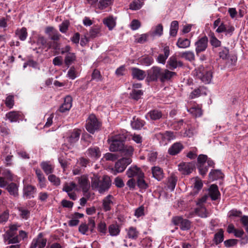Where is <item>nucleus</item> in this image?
I'll list each match as a JSON object with an SVG mask.
<instances>
[{
  "instance_id": "36",
  "label": "nucleus",
  "mask_w": 248,
  "mask_h": 248,
  "mask_svg": "<svg viewBox=\"0 0 248 248\" xmlns=\"http://www.w3.org/2000/svg\"><path fill=\"white\" fill-rule=\"evenodd\" d=\"M16 34L20 40H25L28 35L26 28L23 27L20 29L17 30L16 31Z\"/></svg>"
},
{
  "instance_id": "22",
  "label": "nucleus",
  "mask_w": 248,
  "mask_h": 248,
  "mask_svg": "<svg viewBox=\"0 0 248 248\" xmlns=\"http://www.w3.org/2000/svg\"><path fill=\"white\" fill-rule=\"evenodd\" d=\"M153 176L158 181L161 180L164 177L163 170L158 166H155L152 168Z\"/></svg>"
},
{
  "instance_id": "31",
  "label": "nucleus",
  "mask_w": 248,
  "mask_h": 248,
  "mask_svg": "<svg viewBox=\"0 0 248 248\" xmlns=\"http://www.w3.org/2000/svg\"><path fill=\"white\" fill-rule=\"evenodd\" d=\"M35 173L39 181L38 186L41 188H43L46 186V180L42 171L39 169H36Z\"/></svg>"
},
{
  "instance_id": "20",
  "label": "nucleus",
  "mask_w": 248,
  "mask_h": 248,
  "mask_svg": "<svg viewBox=\"0 0 248 248\" xmlns=\"http://www.w3.org/2000/svg\"><path fill=\"white\" fill-rule=\"evenodd\" d=\"M183 145L180 142L173 143L169 149L168 153L171 155H175L180 152L183 149Z\"/></svg>"
},
{
  "instance_id": "61",
  "label": "nucleus",
  "mask_w": 248,
  "mask_h": 248,
  "mask_svg": "<svg viewBox=\"0 0 248 248\" xmlns=\"http://www.w3.org/2000/svg\"><path fill=\"white\" fill-rule=\"evenodd\" d=\"M6 106L9 108H12L14 105V99L13 95L8 96L5 101Z\"/></svg>"
},
{
  "instance_id": "40",
  "label": "nucleus",
  "mask_w": 248,
  "mask_h": 248,
  "mask_svg": "<svg viewBox=\"0 0 248 248\" xmlns=\"http://www.w3.org/2000/svg\"><path fill=\"white\" fill-rule=\"evenodd\" d=\"M179 28L178 22L176 20L171 22L170 27V34L172 36H175L177 34Z\"/></svg>"
},
{
  "instance_id": "27",
  "label": "nucleus",
  "mask_w": 248,
  "mask_h": 248,
  "mask_svg": "<svg viewBox=\"0 0 248 248\" xmlns=\"http://www.w3.org/2000/svg\"><path fill=\"white\" fill-rule=\"evenodd\" d=\"M6 117L11 123H14L18 121L21 117V114L17 111H12L6 114Z\"/></svg>"
},
{
  "instance_id": "39",
  "label": "nucleus",
  "mask_w": 248,
  "mask_h": 248,
  "mask_svg": "<svg viewBox=\"0 0 248 248\" xmlns=\"http://www.w3.org/2000/svg\"><path fill=\"white\" fill-rule=\"evenodd\" d=\"M76 57L74 53H68L64 59V62L66 66H69L76 60Z\"/></svg>"
},
{
  "instance_id": "47",
  "label": "nucleus",
  "mask_w": 248,
  "mask_h": 248,
  "mask_svg": "<svg viewBox=\"0 0 248 248\" xmlns=\"http://www.w3.org/2000/svg\"><path fill=\"white\" fill-rule=\"evenodd\" d=\"M89 37L94 38L100 35V28L98 27H94L91 29L89 33Z\"/></svg>"
},
{
  "instance_id": "41",
  "label": "nucleus",
  "mask_w": 248,
  "mask_h": 248,
  "mask_svg": "<svg viewBox=\"0 0 248 248\" xmlns=\"http://www.w3.org/2000/svg\"><path fill=\"white\" fill-rule=\"evenodd\" d=\"M143 5V0H133L130 4V9L138 10L141 8Z\"/></svg>"
},
{
  "instance_id": "7",
  "label": "nucleus",
  "mask_w": 248,
  "mask_h": 248,
  "mask_svg": "<svg viewBox=\"0 0 248 248\" xmlns=\"http://www.w3.org/2000/svg\"><path fill=\"white\" fill-rule=\"evenodd\" d=\"M47 239L43 237L42 232L38 234L37 236L34 238L31 243L30 248H44L46 245Z\"/></svg>"
},
{
  "instance_id": "19",
  "label": "nucleus",
  "mask_w": 248,
  "mask_h": 248,
  "mask_svg": "<svg viewBox=\"0 0 248 248\" xmlns=\"http://www.w3.org/2000/svg\"><path fill=\"white\" fill-rule=\"evenodd\" d=\"M113 197L111 195H108L103 200V208L105 211L111 210V207L113 204Z\"/></svg>"
},
{
  "instance_id": "16",
  "label": "nucleus",
  "mask_w": 248,
  "mask_h": 248,
  "mask_svg": "<svg viewBox=\"0 0 248 248\" xmlns=\"http://www.w3.org/2000/svg\"><path fill=\"white\" fill-rule=\"evenodd\" d=\"M183 64L180 61H178L175 56H171L167 62V67L171 70L177 67H182Z\"/></svg>"
},
{
  "instance_id": "50",
  "label": "nucleus",
  "mask_w": 248,
  "mask_h": 248,
  "mask_svg": "<svg viewBox=\"0 0 248 248\" xmlns=\"http://www.w3.org/2000/svg\"><path fill=\"white\" fill-rule=\"evenodd\" d=\"M143 94V92L140 90L133 89L132 92L130 94L131 98L138 100Z\"/></svg>"
},
{
  "instance_id": "17",
  "label": "nucleus",
  "mask_w": 248,
  "mask_h": 248,
  "mask_svg": "<svg viewBox=\"0 0 248 248\" xmlns=\"http://www.w3.org/2000/svg\"><path fill=\"white\" fill-rule=\"evenodd\" d=\"M78 183L84 192H86L90 187V183L88 177L86 175H82L77 178Z\"/></svg>"
},
{
  "instance_id": "34",
  "label": "nucleus",
  "mask_w": 248,
  "mask_h": 248,
  "mask_svg": "<svg viewBox=\"0 0 248 248\" xmlns=\"http://www.w3.org/2000/svg\"><path fill=\"white\" fill-rule=\"evenodd\" d=\"M108 229L110 235L112 236L118 235L120 232L119 227L116 224L110 225L108 226Z\"/></svg>"
},
{
  "instance_id": "2",
  "label": "nucleus",
  "mask_w": 248,
  "mask_h": 248,
  "mask_svg": "<svg viewBox=\"0 0 248 248\" xmlns=\"http://www.w3.org/2000/svg\"><path fill=\"white\" fill-rule=\"evenodd\" d=\"M126 139V136L124 134H119L111 137L108 140L110 143L109 150L111 152L119 151L122 149L124 145L123 142Z\"/></svg>"
},
{
  "instance_id": "52",
  "label": "nucleus",
  "mask_w": 248,
  "mask_h": 248,
  "mask_svg": "<svg viewBox=\"0 0 248 248\" xmlns=\"http://www.w3.org/2000/svg\"><path fill=\"white\" fill-rule=\"evenodd\" d=\"M223 232L222 229H220L218 232L215 234L214 241L217 244L223 241L224 237Z\"/></svg>"
},
{
  "instance_id": "56",
  "label": "nucleus",
  "mask_w": 248,
  "mask_h": 248,
  "mask_svg": "<svg viewBox=\"0 0 248 248\" xmlns=\"http://www.w3.org/2000/svg\"><path fill=\"white\" fill-rule=\"evenodd\" d=\"M196 213L197 215L202 217H206L208 216V213L206 211V209L202 206H201L198 208L196 210Z\"/></svg>"
},
{
  "instance_id": "26",
  "label": "nucleus",
  "mask_w": 248,
  "mask_h": 248,
  "mask_svg": "<svg viewBox=\"0 0 248 248\" xmlns=\"http://www.w3.org/2000/svg\"><path fill=\"white\" fill-rule=\"evenodd\" d=\"M164 54H160L157 58V62L159 63L164 64L170 55V48L169 46H165L163 48Z\"/></svg>"
},
{
  "instance_id": "60",
  "label": "nucleus",
  "mask_w": 248,
  "mask_h": 248,
  "mask_svg": "<svg viewBox=\"0 0 248 248\" xmlns=\"http://www.w3.org/2000/svg\"><path fill=\"white\" fill-rule=\"evenodd\" d=\"M48 180L55 186H59L61 184L60 179L54 174H51L48 177Z\"/></svg>"
},
{
  "instance_id": "42",
  "label": "nucleus",
  "mask_w": 248,
  "mask_h": 248,
  "mask_svg": "<svg viewBox=\"0 0 248 248\" xmlns=\"http://www.w3.org/2000/svg\"><path fill=\"white\" fill-rule=\"evenodd\" d=\"M194 181L193 191L194 194H197L202 188L203 184L202 180L198 178H195Z\"/></svg>"
},
{
  "instance_id": "9",
  "label": "nucleus",
  "mask_w": 248,
  "mask_h": 248,
  "mask_svg": "<svg viewBox=\"0 0 248 248\" xmlns=\"http://www.w3.org/2000/svg\"><path fill=\"white\" fill-rule=\"evenodd\" d=\"M207 158V156L204 155H200L198 157V167L200 173L202 175H205L208 171V167L205 165Z\"/></svg>"
},
{
  "instance_id": "64",
  "label": "nucleus",
  "mask_w": 248,
  "mask_h": 248,
  "mask_svg": "<svg viewBox=\"0 0 248 248\" xmlns=\"http://www.w3.org/2000/svg\"><path fill=\"white\" fill-rule=\"evenodd\" d=\"M240 221L245 227L246 232L248 233V216H243L240 219Z\"/></svg>"
},
{
  "instance_id": "13",
  "label": "nucleus",
  "mask_w": 248,
  "mask_h": 248,
  "mask_svg": "<svg viewBox=\"0 0 248 248\" xmlns=\"http://www.w3.org/2000/svg\"><path fill=\"white\" fill-rule=\"evenodd\" d=\"M36 191L35 187L30 185H25L23 188V197L26 199L33 198Z\"/></svg>"
},
{
  "instance_id": "11",
  "label": "nucleus",
  "mask_w": 248,
  "mask_h": 248,
  "mask_svg": "<svg viewBox=\"0 0 248 248\" xmlns=\"http://www.w3.org/2000/svg\"><path fill=\"white\" fill-rule=\"evenodd\" d=\"M208 45V38L206 36H204L199 39L195 43L196 52L198 54L201 52L205 50Z\"/></svg>"
},
{
  "instance_id": "57",
  "label": "nucleus",
  "mask_w": 248,
  "mask_h": 248,
  "mask_svg": "<svg viewBox=\"0 0 248 248\" xmlns=\"http://www.w3.org/2000/svg\"><path fill=\"white\" fill-rule=\"evenodd\" d=\"M229 53V50L227 47H222L219 52V57L224 60L227 59L228 57Z\"/></svg>"
},
{
  "instance_id": "14",
  "label": "nucleus",
  "mask_w": 248,
  "mask_h": 248,
  "mask_svg": "<svg viewBox=\"0 0 248 248\" xmlns=\"http://www.w3.org/2000/svg\"><path fill=\"white\" fill-rule=\"evenodd\" d=\"M86 155L91 158L96 160L101 156V151L99 147L93 146L90 147L86 152Z\"/></svg>"
},
{
  "instance_id": "33",
  "label": "nucleus",
  "mask_w": 248,
  "mask_h": 248,
  "mask_svg": "<svg viewBox=\"0 0 248 248\" xmlns=\"http://www.w3.org/2000/svg\"><path fill=\"white\" fill-rule=\"evenodd\" d=\"M6 189L10 195L16 197L18 195V186L15 183H12L7 186Z\"/></svg>"
},
{
  "instance_id": "30",
  "label": "nucleus",
  "mask_w": 248,
  "mask_h": 248,
  "mask_svg": "<svg viewBox=\"0 0 248 248\" xmlns=\"http://www.w3.org/2000/svg\"><path fill=\"white\" fill-rule=\"evenodd\" d=\"M37 44L40 45L42 48H46L47 49H50L52 46L51 43L48 42L47 39L45 37L41 35L38 36Z\"/></svg>"
},
{
  "instance_id": "62",
  "label": "nucleus",
  "mask_w": 248,
  "mask_h": 248,
  "mask_svg": "<svg viewBox=\"0 0 248 248\" xmlns=\"http://www.w3.org/2000/svg\"><path fill=\"white\" fill-rule=\"evenodd\" d=\"M138 186L140 188L145 189L148 187V185L143 179V177H139L137 180Z\"/></svg>"
},
{
  "instance_id": "44",
  "label": "nucleus",
  "mask_w": 248,
  "mask_h": 248,
  "mask_svg": "<svg viewBox=\"0 0 248 248\" xmlns=\"http://www.w3.org/2000/svg\"><path fill=\"white\" fill-rule=\"evenodd\" d=\"M133 148L131 146L123 145L122 149L120 151L121 153L124 155L130 156L133 154Z\"/></svg>"
},
{
  "instance_id": "53",
  "label": "nucleus",
  "mask_w": 248,
  "mask_h": 248,
  "mask_svg": "<svg viewBox=\"0 0 248 248\" xmlns=\"http://www.w3.org/2000/svg\"><path fill=\"white\" fill-rule=\"evenodd\" d=\"M18 211L19 212V216L21 217L24 219H27L30 216V212L26 209L22 207L18 208Z\"/></svg>"
},
{
  "instance_id": "10",
  "label": "nucleus",
  "mask_w": 248,
  "mask_h": 248,
  "mask_svg": "<svg viewBox=\"0 0 248 248\" xmlns=\"http://www.w3.org/2000/svg\"><path fill=\"white\" fill-rule=\"evenodd\" d=\"M162 70L157 66H153L148 71V76L152 81H156L159 79L161 81V77Z\"/></svg>"
},
{
  "instance_id": "63",
  "label": "nucleus",
  "mask_w": 248,
  "mask_h": 248,
  "mask_svg": "<svg viewBox=\"0 0 248 248\" xmlns=\"http://www.w3.org/2000/svg\"><path fill=\"white\" fill-rule=\"evenodd\" d=\"M153 61L152 57H146L140 59V62L143 65L149 66L153 62Z\"/></svg>"
},
{
  "instance_id": "4",
  "label": "nucleus",
  "mask_w": 248,
  "mask_h": 248,
  "mask_svg": "<svg viewBox=\"0 0 248 248\" xmlns=\"http://www.w3.org/2000/svg\"><path fill=\"white\" fill-rule=\"evenodd\" d=\"M100 123L95 116L93 114L90 115L86 120V129L90 133L94 132L99 129Z\"/></svg>"
},
{
  "instance_id": "45",
  "label": "nucleus",
  "mask_w": 248,
  "mask_h": 248,
  "mask_svg": "<svg viewBox=\"0 0 248 248\" xmlns=\"http://www.w3.org/2000/svg\"><path fill=\"white\" fill-rule=\"evenodd\" d=\"M144 124V122L140 119H133L131 122V125L133 128L135 129H140Z\"/></svg>"
},
{
  "instance_id": "46",
  "label": "nucleus",
  "mask_w": 248,
  "mask_h": 248,
  "mask_svg": "<svg viewBox=\"0 0 248 248\" xmlns=\"http://www.w3.org/2000/svg\"><path fill=\"white\" fill-rule=\"evenodd\" d=\"M103 23L106 25L109 29V30H112L115 26V22L114 19L112 17H108L105 18L103 20Z\"/></svg>"
},
{
  "instance_id": "35",
  "label": "nucleus",
  "mask_w": 248,
  "mask_h": 248,
  "mask_svg": "<svg viewBox=\"0 0 248 248\" xmlns=\"http://www.w3.org/2000/svg\"><path fill=\"white\" fill-rule=\"evenodd\" d=\"M163 27L161 24H158L155 27L154 30L150 31V34L151 36H161L163 34Z\"/></svg>"
},
{
  "instance_id": "55",
  "label": "nucleus",
  "mask_w": 248,
  "mask_h": 248,
  "mask_svg": "<svg viewBox=\"0 0 248 248\" xmlns=\"http://www.w3.org/2000/svg\"><path fill=\"white\" fill-rule=\"evenodd\" d=\"M177 179L174 176H171L168 179V187L171 191H173L175 187Z\"/></svg>"
},
{
  "instance_id": "59",
  "label": "nucleus",
  "mask_w": 248,
  "mask_h": 248,
  "mask_svg": "<svg viewBox=\"0 0 248 248\" xmlns=\"http://www.w3.org/2000/svg\"><path fill=\"white\" fill-rule=\"evenodd\" d=\"M112 3V0H100L98 8L100 9H103Z\"/></svg>"
},
{
  "instance_id": "24",
  "label": "nucleus",
  "mask_w": 248,
  "mask_h": 248,
  "mask_svg": "<svg viewBox=\"0 0 248 248\" xmlns=\"http://www.w3.org/2000/svg\"><path fill=\"white\" fill-rule=\"evenodd\" d=\"M72 99L70 96H67L64 100L63 103L60 108V111L62 112H64L69 110L72 107Z\"/></svg>"
},
{
  "instance_id": "5",
  "label": "nucleus",
  "mask_w": 248,
  "mask_h": 248,
  "mask_svg": "<svg viewBox=\"0 0 248 248\" xmlns=\"http://www.w3.org/2000/svg\"><path fill=\"white\" fill-rule=\"evenodd\" d=\"M132 160L129 157H123L115 163L114 169H112L114 170V174H116L117 173L124 171L127 166L130 164Z\"/></svg>"
},
{
  "instance_id": "37",
  "label": "nucleus",
  "mask_w": 248,
  "mask_h": 248,
  "mask_svg": "<svg viewBox=\"0 0 248 248\" xmlns=\"http://www.w3.org/2000/svg\"><path fill=\"white\" fill-rule=\"evenodd\" d=\"M177 46L179 48H186L190 45V41L188 39L179 38L176 43Z\"/></svg>"
},
{
  "instance_id": "58",
  "label": "nucleus",
  "mask_w": 248,
  "mask_h": 248,
  "mask_svg": "<svg viewBox=\"0 0 248 248\" xmlns=\"http://www.w3.org/2000/svg\"><path fill=\"white\" fill-rule=\"evenodd\" d=\"M118 155L116 154L108 153L104 155V158L107 161H115L118 158Z\"/></svg>"
},
{
  "instance_id": "25",
  "label": "nucleus",
  "mask_w": 248,
  "mask_h": 248,
  "mask_svg": "<svg viewBox=\"0 0 248 248\" xmlns=\"http://www.w3.org/2000/svg\"><path fill=\"white\" fill-rule=\"evenodd\" d=\"M208 195L212 200H217L220 196L218 187L216 185H212L209 188Z\"/></svg>"
},
{
  "instance_id": "12",
  "label": "nucleus",
  "mask_w": 248,
  "mask_h": 248,
  "mask_svg": "<svg viewBox=\"0 0 248 248\" xmlns=\"http://www.w3.org/2000/svg\"><path fill=\"white\" fill-rule=\"evenodd\" d=\"M178 170L183 174L188 175L192 172L194 165L192 163L182 162L178 166Z\"/></svg>"
},
{
  "instance_id": "51",
  "label": "nucleus",
  "mask_w": 248,
  "mask_h": 248,
  "mask_svg": "<svg viewBox=\"0 0 248 248\" xmlns=\"http://www.w3.org/2000/svg\"><path fill=\"white\" fill-rule=\"evenodd\" d=\"M77 187V185L74 182L65 183L63 187V190L67 193L72 192Z\"/></svg>"
},
{
  "instance_id": "38",
  "label": "nucleus",
  "mask_w": 248,
  "mask_h": 248,
  "mask_svg": "<svg viewBox=\"0 0 248 248\" xmlns=\"http://www.w3.org/2000/svg\"><path fill=\"white\" fill-rule=\"evenodd\" d=\"M209 178L212 181H214L223 177V174L220 170H212L209 174Z\"/></svg>"
},
{
  "instance_id": "15",
  "label": "nucleus",
  "mask_w": 248,
  "mask_h": 248,
  "mask_svg": "<svg viewBox=\"0 0 248 248\" xmlns=\"http://www.w3.org/2000/svg\"><path fill=\"white\" fill-rule=\"evenodd\" d=\"M126 174L129 178H132L134 176H137L138 178L139 177H144V173L142 172L141 169L136 166L129 168L126 171Z\"/></svg>"
},
{
  "instance_id": "6",
  "label": "nucleus",
  "mask_w": 248,
  "mask_h": 248,
  "mask_svg": "<svg viewBox=\"0 0 248 248\" xmlns=\"http://www.w3.org/2000/svg\"><path fill=\"white\" fill-rule=\"evenodd\" d=\"M160 143L166 145L168 142L174 139L173 133L170 131H166L164 133H159L155 135Z\"/></svg>"
},
{
  "instance_id": "21",
  "label": "nucleus",
  "mask_w": 248,
  "mask_h": 248,
  "mask_svg": "<svg viewBox=\"0 0 248 248\" xmlns=\"http://www.w3.org/2000/svg\"><path fill=\"white\" fill-rule=\"evenodd\" d=\"M161 75V82H164L170 80L173 77L176 76V73L168 69H163Z\"/></svg>"
},
{
  "instance_id": "29",
  "label": "nucleus",
  "mask_w": 248,
  "mask_h": 248,
  "mask_svg": "<svg viewBox=\"0 0 248 248\" xmlns=\"http://www.w3.org/2000/svg\"><path fill=\"white\" fill-rule=\"evenodd\" d=\"M81 134V131L79 129H74L70 133L68 137V141L71 143H75L78 141L79 139Z\"/></svg>"
},
{
  "instance_id": "43",
  "label": "nucleus",
  "mask_w": 248,
  "mask_h": 248,
  "mask_svg": "<svg viewBox=\"0 0 248 248\" xmlns=\"http://www.w3.org/2000/svg\"><path fill=\"white\" fill-rule=\"evenodd\" d=\"M188 111L196 117H200L202 115L201 108L196 106L190 108Z\"/></svg>"
},
{
  "instance_id": "8",
  "label": "nucleus",
  "mask_w": 248,
  "mask_h": 248,
  "mask_svg": "<svg viewBox=\"0 0 248 248\" xmlns=\"http://www.w3.org/2000/svg\"><path fill=\"white\" fill-rule=\"evenodd\" d=\"M172 222L175 225H179L181 230H188L190 228V222L181 217H175L172 218Z\"/></svg>"
},
{
  "instance_id": "18",
  "label": "nucleus",
  "mask_w": 248,
  "mask_h": 248,
  "mask_svg": "<svg viewBox=\"0 0 248 248\" xmlns=\"http://www.w3.org/2000/svg\"><path fill=\"white\" fill-rule=\"evenodd\" d=\"M162 117V113L161 111L157 109H153L150 110L145 115L147 120H157Z\"/></svg>"
},
{
  "instance_id": "23",
  "label": "nucleus",
  "mask_w": 248,
  "mask_h": 248,
  "mask_svg": "<svg viewBox=\"0 0 248 248\" xmlns=\"http://www.w3.org/2000/svg\"><path fill=\"white\" fill-rule=\"evenodd\" d=\"M131 74L134 78L138 80H143L146 76L145 71L138 68H132Z\"/></svg>"
},
{
  "instance_id": "54",
  "label": "nucleus",
  "mask_w": 248,
  "mask_h": 248,
  "mask_svg": "<svg viewBox=\"0 0 248 248\" xmlns=\"http://www.w3.org/2000/svg\"><path fill=\"white\" fill-rule=\"evenodd\" d=\"M181 56L189 61H192L194 60L195 58L194 53L190 51L182 53L181 54Z\"/></svg>"
},
{
  "instance_id": "49",
  "label": "nucleus",
  "mask_w": 248,
  "mask_h": 248,
  "mask_svg": "<svg viewBox=\"0 0 248 248\" xmlns=\"http://www.w3.org/2000/svg\"><path fill=\"white\" fill-rule=\"evenodd\" d=\"M97 229L101 235H105L107 231L106 223L104 221H101L97 224Z\"/></svg>"
},
{
  "instance_id": "48",
  "label": "nucleus",
  "mask_w": 248,
  "mask_h": 248,
  "mask_svg": "<svg viewBox=\"0 0 248 248\" xmlns=\"http://www.w3.org/2000/svg\"><path fill=\"white\" fill-rule=\"evenodd\" d=\"M210 43L215 47H218L221 46V42L212 33L210 35Z\"/></svg>"
},
{
  "instance_id": "32",
  "label": "nucleus",
  "mask_w": 248,
  "mask_h": 248,
  "mask_svg": "<svg viewBox=\"0 0 248 248\" xmlns=\"http://www.w3.org/2000/svg\"><path fill=\"white\" fill-rule=\"evenodd\" d=\"M41 167L44 172L46 174H49L52 173L53 171V167L49 163V162L44 161L41 164Z\"/></svg>"
},
{
  "instance_id": "28",
  "label": "nucleus",
  "mask_w": 248,
  "mask_h": 248,
  "mask_svg": "<svg viewBox=\"0 0 248 248\" xmlns=\"http://www.w3.org/2000/svg\"><path fill=\"white\" fill-rule=\"evenodd\" d=\"M127 236L129 239L136 240L139 235V232L136 227L131 226L125 230Z\"/></svg>"
},
{
  "instance_id": "1",
  "label": "nucleus",
  "mask_w": 248,
  "mask_h": 248,
  "mask_svg": "<svg viewBox=\"0 0 248 248\" xmlns=\"http://www.w3.org/2000/svg\"><path fill=\"white\" fill-rule=\"evenodd\" d=\"M110 185L111 181L108 176H104L101 180L97 176L92 178L91 186L93 189L98 190L100 193H103L108 190Z\"/></svg>"
},
{
  "instance_id": "3",
  "label": "nucleus",
  "mask_w": 248,
  "mask_h": 248,
  "mask_svg": "<svg viewBox=\"0 0 248 248\" xmlns=\"http://www.w3.org/2000/svg\"><path fill=\"white\" fill-rule=\"evenodd\" d=\"M196 76L205 84H209L213 78V73L211 70L200 68L196 72Z\"/></svg>"
}]
</instances>
